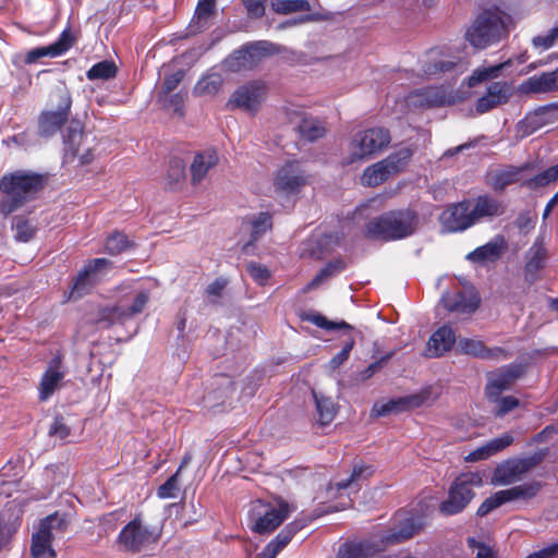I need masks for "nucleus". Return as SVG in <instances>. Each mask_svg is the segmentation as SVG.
<instances>
[{"label": "nucleus", "mask_w": 558, "mask_h": 558, "mask_svg": "<svg viewBox=\"0 0 558 558\" xmlns=\"http://www.w3.org/2000/svg\"><path fill=\"white\" fill-rule=\"evenodd\" d=\"M299 526L290 523L282 529L279 534L269 542L265 548L258 554L257 558H276L277 555L290 543L298 532Z\"/></svg>", "instance_id": "obj_30"}, {"label": "nucleus", "mask_w": 558, "mask_h": 558, "mask_svg": "<svg viewBox=\"0 0 558 558\" xmlns=\"http://www.w3.org/2000/svg\"><path fill=\"white\" fill-rule=\"evenodd\" d=\"M482 485V473L468 472L460 474L451 485L448 498L440 504V512L447 515H453L461 512L473 499V488Z\"/></svg>", "instance_id": "obj_7"}, {"label": "nucleus", "mask_w": 558, "mask_h": 558, "mask_svg": "<svg viewBox=\"0 0 558 558\" xmlns=\"http://www.w3.org/2000/svg\"><path fill=\"white\" fill-rule=\"evenodd\" d=\"M53 96L58 99V110L43 112L38 120V130L41 136H50L57 133L68 121L72 99L64 87L57 88Z\"/></svg>", "instance_id": "obj_11"}, {"label": "nucleus", "mask_w": 558, "mask_h": 558, "mask_svg": "<svg viewBox=\"0 0 558 558\" xmlns=\"http://www.w3.org/2000/svg\"><path fill=\"white\" fill-rule=\"evenodd\" d=\"M391 142L389 130L374 126L356 132L349 142L347 163L365 161L386 149Z\"/></svg>", "instance_id": "obj_4"}, {"label": "nucleus", "mask_w": 558, "mask_h": 558, "mask_svg": "<svg viewBox=\"0 0 558 558\" xmlns=\"http://www.w3.org/2000/svg\"><path fill=\"white\" fill-rule=\"evenodd\" d=\"M117 66L112 61H101L94 64L86 73L88 80H109L114 77Z\"/></svg>", "instance_id": "obj_43"}, {"label": "nucleus", "mask_w": 558, "mask_h": 558, "mask_svg": "<svg viewBox=\"0 0 558 558\" xmlns=\"http://www.w3.org/2000/svg\"><path fill=\"white\" fill-rule=\"evenodd\" d=\"M526 167L508 166L504 169L493 170L487 174V184L497 192L504 191L507 186L521 181L522 172Z\"/></svg>", "instance_id": "obj_25"}, {"label": "nucleus", "mask_w": 558, "mask_h": 558, "mask_svg": "<svg viewBox=\"0 0 558 558\" xmlns=\"http://www.w3.org/2000/svg\"><path fill=\"white\" fill-rule=\"evenodd\" d=\"M298 130L302 137L307 141H315L325 134L323 123L314 118L303 117L298 123Z\"/></svg>", "instance_id": "obj_37"}, {"label": "nucleus", "mask_w": 558, "mask_h": 558, "mask_svg": "<svg viewBox=\"0 0 558 558\" xmlns=\"http://www.w3.org/2000/svg\"><path fill=\"white\" fill-rule=\"evenodd\" d=\"M414 533H415V529L412 524H410V526L403 527L397 533H392V534L387 535L386 537H381L380 541H381V543L383 542L399 543L401 541H405V539L412 537L414 535Z\"/></svg>", "instance_id": "obj_62"}, {"label": "nucleus", "mask_w": 558, "mask_h": 558, "mask_svg": "<svg viewBox=\"0 0 558 558\" xmlns=\"http://www.w3.org/2000/svg\"><path fill=\"white\" fill-rule=\"evenodd\" d=\"M243 5L245 7L247 14L257 19L264 15L265 13V4L267 0H241Z\"/></svg>", "instance_id": "obj_61"}, {"label": "nucleus", "mask_w": 558, "mask_h": 558, "mask_svg": "<svg viewBox=\"0 0 558 558\" xmlns=\"http://www.w3.org/2000/svg\"><path fill=\"white\" fill-rule=\"evenodd\" d=\"M441 301L449 312L466 315L475 312L480 304V299L473 291L446 293Z\"/></svg>", "instance_id": "obj_22"}, {"label": "nucleus", "mask_w": 558, "mask_h": 558, "mask_svg": "<svg viewBox=\"0 0 558 558\" xmlns=\"http://www.w3.org/2000/svg\"><path fill=\"white\" fill-rule=\"evenodd\" d=\"M292 508L280 499L274 504L255 500L251 505L250 520L252 530L258 534L274 532L290 514Z\"/></svg>", "instance_id": "obj_6"}, {"label": "nucleus", "mask_w": 558, "mask_h": 558, "mask_svg": "<svg viewBox=\"0 0 558 558\" xmlns=\"http://www.w3.org/2000/svg\"><path fill=\"white\" fill-rule=\"evenodd\" d=\"M374 473L372 465H355L351 475L344 480L335 484L338 492L343 489L356 490L359 487V481L369 477Z\"/></svg>", "instance_id": "obj_35"}, {"label": "nucleus", "mask_w": 558, "mask_h": 558, "mask_svg": "<svg viewBox=\"0 0 558 558\" xmlns=\"http://www.w3.org/2000/svg\"><path fill=\"white\" fill-rule=\"evenodd\" d=\"M344 268L342 262L329 263L326 267H324L305 288V291H310L316 289L320 286L325 280L330 278L333 274L341 271Z\"/></svg>", "instance_id": "obj_49"}, {"label": "nucleus", "mask_w": 558, "mask_h": 558, "mask_svg": "<svg viewBox=\"0 0 558 558\" xmlns=\"http://www.w3.org/2000/svg\"><path fill=\"white\" fill-rule=\"evenodd\" d=\"M457 341L456 333L450 326L444 325L435 330L428 339L425 356L440 357L449 352Z\"/></svg>", "instance_id": "obj_19"}, {"label": "nucleus", "mask_w": 558, "mask_h": 558, "mask_svg": "<svg viewBox=\"0 0 558 558\" xmlns=\"http://www.w3.org/2000/svg\"><path fill=\"white\" fill-rule=\"evenodd\" d=\"M149 300V293L146 290H134L121 298L118 304L104 311L101 322L107 326L113 324H123L135 315L142 313Z\"/></svg>", "instance_id": "obj_9"}, {"label": "nucleus", "mask_w": 558, "mask_h": 558, "mask_svg": "<svg viewBox=\"0 0 558 558\" xmlns=\"http://www.w3.org/2000/svg\"><path fill=\"white\" fill-rule=\"evenodd\" d=\"M216 9V0H198L194 21L197 23L198 27H205L209 21V19L214 15Z\"/></svg>", "instance_id": "obj_48"}, {"label": "nucleus", "mask_w": 558, "mask_h": 558, "mask_svg": "<svg viewBox=\"0 0 558 558\" xmlns=\"http://www.w3.org/2000/svg\"><path fill=\"white\" fill-rule=\"evenodd\" d=\"M222 82L221 74L211 69L198 80L193 93L196 96H214L219 92Z\"/></svg>", "instance_id": "obj_31"}, {"label": "nucleus", "mask_w": 558, "mask_h": 558, "mask_svg": "<svg viewBox=\"0 0 558 558\" xmlns=\"http://www.w3.org/2000/svg\"><path fill=\"white\" fill-rule=\"evenodd\" d=\"M64 377L65 368L63 365V356L58 352L49 361L39 381V400L47 401L61 387Z\"/></svg>", "instance_id": "obj_15"}, {"label": "nucleus", "mask_w": 558, "mask_h": 558, "mask_svg": "<svg viewBox=\"0 0 558 558\" xmlns=\"http://www.w3.org/2000/svg\"><path fill=\"white\" fill-rule=\"evenodd\" d=\"M182 466L170 476L157 490V495L161 499L174 498L179 490L178 476Z\"/></svg>", "instance_id": "obj_57"}, {"label": "nucleus", "mask_w": 558, "mask_h": 558, "mask_svg": "<svg viewBox=\"0 0 558 558\" xmlns=\"http://www.w3.org/2000/svg\"><path fill=\"white\" fill-rule=\"evenodd\" d=\"M219 161L218 154L214 148H206L194 156L191 163V181L196 185L201 183L210 169L217 166Z\"/></svg>", "instance_id": "obj_24"}, {"label": "nucleus", "mask_w": 558, "mask_h": 558, "mask_svg": "<svg viewBox=\"0 0 558 558\" xmlns=\"http://www.w3.org/2000/svg\"><path fill=\"white\" fill-rule=\"evenodd\" d=\"M521 95L549 94L557 92L549 72L534 75L523 81L518 88Z\"/></svg>", "instance_id": "obj_29"}, {"label": "nucleus", "mask_w": 558, "mask_h": 558, "mask_svg": "<svg viewBox=\"0 0 558 558\" xmlns=\"http://www.w3.org/2000/svg\"><path fill=\"white\" fill-rule=\"evenodd\" d=\"M522 374L523 369L519 365H510L492 373L485 388L486 397H499L504 390L510 389Z\"/></svg>", "instance_id": "obj_18"}, {"label": "nucleus", "mask_w": 558, "mask_h": 558, "mask_svg": "<svg viewBox=\"0 0 558 558\" xmlns=\"http://www.w3.org/2000/svg\"><path fill=\"white\" fill-rule=\"evenodd\" d=\"M469 546L477 549L476 558H495V554L490 547L476 542L474 538L468 539Z\"/></svg>", "instance_id": "obj_63"}, {"label": "nucleus", "mask_w": 558, "mask_h": 558, "mask_svg": "<svg viewBox=\"0 0 558 558\" xmlns=\"http://www.w3.org/2000/svg\"><path fill=\"white\" fill-rule=\"evenodd\" d=\"M436 398L432 396V388L427 387L413 395L391 399L387 402H376L371 410V416L380 417L390 413H400L423 405H429Z\"/></svg>", "instance_id": "obj_10"}, {"label": "nucleus", "mask_w": 558, "mask_h": 558, "mask_svg": "<svg viewBox=\"0 0 558 558\" xmlns=\"http://www.w3.org/2000/svg\"><path fill=\"white\" fill-rule=\"evenodd\" d=\"M46 57L56 58L50 45L37 47L29 50L25 56V63L32 64L35 63L37 60Z\"/></svg>", "instance_id": "obj_60"}, {"label": "nucleus", "mask_w": 558, "mask_h": 558, "mask_svg": "<svg viewBox=\"0 0 558 558\" xmlns=\"http://www.w3.org/2000/svg\"><path fill=\"white\" fill-rule=\"evenodd\" d=\"M492 402L495 403L494 414L497 417H504L506 414L514 410L519 407V400L515 397L507 396V397H495L488 398Z\"/></svg>", "instance_id": "obj_51"}, {"label": "nucleus", "mask_w": 558, "mask_h": 558, "mask_svg": "<svg viewBox=\"0 0 558 558\" xmlns=\"http://www.w3.org/2000/svg\"><path fill=\"white\" fill-rule=\"evenodd\" d=\"M76 43V36L72 28L68 26L59 36V38L50 44L56 57L64 54Z\"/></svg>", "instance_id": "obj_45"}, {"label": "nucleus", "mask_w": 558, "mask_h": 558, "mask_svg": "<svg viewBox=\"0 0 558 558\" xmlns=\"http://www.w3.org/2000/svg\"><path fill=\"white\" fill-rule=\"evenodd\" d=\"M547 258V252L544 245L539 242H535L529 251V260L526 263V269L529 271H535L544 266Z\"/></svg>", "instance_id": "obj_47"}, {"label": "nucleus", "mask_w": 558, "mask_h": 558, "mask_svg": "<svg viewBox=\"0 0 558 558\" xmlns=\"http://www.w3.org/2000/svg\"><path fill=\"white\" fill-rule=\"evenodd\" d=\"M246 271L258 284H265L270 278V271L266 266L253 262L246 265Z\"/></svg>", "instance_id": "obj_58"}, {"label": "nucleus", "mask_w": 558, "mask_h": 558, "mask_svg": "<svg viewBox=\"0 0 558 558\" xmlns=\"http://www.w3.org/2000/svg\"><path fill=\"white\" fill-rule=\"evenodd\" d=\"M313 397L315 399L320 424L328 425L336 417L337 408L335 402L330 398L324 397L316 392H313Z\"/></svg>", "instance_id": "obj_38"}, {"label": "nucleus", "mask_w": 558, "mask_h": 558, "mask_svg": "<svg viewBox=\"0 0 558 558\" xmlns=\"http://www.w3.org/2000/svg\"><path fill=\"white\" fill-rule=\"evenodd\" d=\"M22 510L15 504H8L0 511V539L7 543L21 524Z\"/></svg>", "instance_id": "obj_27"}, {"label": "nucleus", "mask_w": 558, "mask_h": 558, "mask_svg": "<svg viewBox=\"0 0 558 558\" xmlns=\"http://www.w3.org/2000/svg\"><path fill=\"white\" fill-rule=\"evenodd\" d=\"M274 45L269 41H257L234 51L225 64L230 71L253 69L264 57L274 52Z\"/></svg>", "instance_id": "obj_12"}, {"label": "nucleus", "mask_w": 558, "mask_h": 558, "mask_svg": "<svg viewBox=\"0 0 558 558\" xmlns=\"http://www.w3.org/2000/svg\"><path fill=\"white\" fill-rule=\"evenodd\" d=\"M513 442V437L510 433H505L496 437L477 449L471 451L464 459L466 462H476L486 460L498 452L502 451Z\"/></svg>", "instance_id": "obj_26"}, {"label": "nucleus", "mask_w": 558, "mask_h": 558, "mask_svg": "<svg viewBox=\"0 0 558 558\" xmlns=\"http://www.w3.org/2000/svg\"><path fill=\"white\" fill-rule=\"evenodd\" d=\"M381 550L372 542L345 543L339 548L338 558H363Z\"/></svg>", "instance_id": "obj_32"}, {"label": "nucleus", "mask_w": 558, "mask_h": 558, "mask_svg": "<svg viewBox=\"0 0 558 558\" xmlns=\"http://www.w3.org/2000/svg\"><path fill=\"white\" fill-rule=\"evenodd\" d=\"M424 97L425 105L429 107L442 106L450 102L449 97L444 93V90L430 87L422 92L421 94Z\"/></svg>", "instance_id": "obj_54"}, {"label": "nucleus", "mask_w": 558, "mask_h": 558, "mask_svg": "<svg viewBox=\"0 0 558 558\" xmlns=\"http://www.w3.org/2000/svg\"><path fill=\"white\" fill-rule=\"evenodd\" d=\"M311 175L298 160L280 166L272 178V187L279 196H291L301 192L310 183Z\"/></svg>", "instance_id": "obj_8"}, {"label": "nucleus", "mask_w": 558, "mask_h": 558, "mask_svg": "<svg viewBox=\"0 0 558 558\" xmlns=\"http://www.w3.org/2000/svg\"><path fill=\"white\" fill-rule=\"evenodd\" d=\"M354 347V340L353 339H349L342 347L341 351L335 355L330 362H329V365H330V368L332 371L337 369L338 367H340L349 357L350 355V352L351 350L353 349Z\"/></svg>", "instance_id": "obj_59"}, {"label": "nucleus", "mask_w": 558, "mask_h": 558, "mask_svg": "<svg viewBox=\"0 0 558 558\" xmlns=\"http://www.w3.org/2000/svg\"><path fill=\"white\" fill-rule=\"evenodd\" d=\"M185 178V165L179 159L174 158L170 160L169 168L167 170L168 185L172 187L174 184L181 182Z\"/></svg>", "instance_id": "obj_53"}, {"label": "nucleus", "mask_w": 558, "mask_h": 558, "mask_svg": "<svg viewBox=\"0 0 558 558\" xmlns=\"http://www.w3.org/2000/svg\"><path fill=\"white\" fill-rule=\"evenodd\" d=\"M460 353L472 355L484 360H504L507 353L502 348H487L481 340L472 338H460L457 342Z\"/></svg>", "instance_id": "obj_20"}, {"label": "nucleus", "mask_w": 558, "mask_h": 558, "mask_svg": "<svg viewBox=\"0 0 558 558\" xmlns=\"http://www.w3.org/2000/svg\"><path fill=\"white\" fill-rule=\"evenodd\" d=\"M506 502L507 501L502 490H499L482 502L477 509V515L484 517Z\"/></svg>", "instance_id": "obj_55"}, {"label": "nucleus", "mask_w": 558, "mask_h": 558, "mask_svg": "<svg viewBox=\"0 0 558 558\" xmlns=\"http://www.w3.org/2000/svg\"><path fill=\"white\" fill-rule=\"evenodd\" d=\"M130 246L131 242L128 240L126 235L121 232L111 233L105 243L106 252L112 255L120 254Z\"/></svg>", "instance_id": "obj_50"}, {"label": "nucleus", "mask_w": 558, "mask_h": 558, "mask_svg": "<svg viewBox=\"0 0 558 558\" xmlns=\"http://www.w3.org/2000/svg\"><path fill=\"white\" fill-rule=\"evenodd\" d=\"M541 490V484L538 482H529L521 485L513 486L508 489H504L506 501L523 500L529 501L534 498Z\"/></svg>", "instance_id": "obj_33"}, {"label": "nucleus", "mask_w": 558, "mask_h": 558, "mask_svg": "<svg viewBox=\"0 0 558 558\" xmlns=\"http://www.w3.org/2000/svg\"><path fill=\"white\" fill-rule=\"evenodd\" d=\"M412 155L413 150L410 147H402L383 159L381 162L385 163L384 166L389 170L390 174H395L407 166Z\"/></svg>", "instance_id": "obj_36"}, {"label": "nucleus", "mask_w": 558, "mask_h": 558, "mask_svg": "<svg viewBox=\"0 0 558 558\" xmlns=\"http://www.w3.org/2000/svg\"><path fill=\"white\" fill-rule=\"evenodd\" d=\"M111 263L106 258L90 260L76 276L69 299H78L86 294L110 269Z\"/></svg>", "instance_id": "obj_13"}, {"label": "nucleus", "mask_w": 558, "mask_h": 558, "mask_svg": "<svg viewBox=\"0 0 558 558\" xmlns=\"http://www.w3.org/2000/svg\"><path fill=\"white\" fill-rule=\"evenodd\" d=\"M530 469L526 460H509L498 465L493 474L495 485H509L518 482Z\"/></svg>", "instance_id": "obj_23"}, {"label": "nucleus", "mask_w": 558, "mask_h": 558, "mask_svg": "<svg viewBox=\"0 0 558 558\" xmlns=\"http://www.w3.org/2000/svg\"><path fill=\"white\" fill-rule=\"evenodd\" d=\"M466 70V66L461 62H454L452 60L448 61H439L435 63L433 66H428L426 69L427 74H436L438 72H454V73H463Z\"/></svg>", "instance_id": "obj_56"}, {"label": "nucleus", "mask_w": 558, "mask_h": 558, "mask_svg": "<svg viewBox=\"0 0 558 558\" xmlns=\"http://www.w3.org/2000/svg\"><path fill=\"white\" fill-rule=\"evenodd\" d=\"M558 180V163L555 166H551L541 172L539 174L529 179L524 180L522 182V185H525L530 189H537L541 186H545L554 181Z\"/></svg>", "instance_id": "obj_44"}, {"label": "nucleus", "mask_w": 558, "mask_h": 558, "mask_svg": "<svg viewBox=\"0 0 558 558\" xmlns=\"http://www.w3.org/2000/svg\"><path fill=\"white\" fill-rule=\"evenodd\" d=\"M513 25L514 20L510 14L494 7L475 19L466 32V38L473 47L484 49L505 37Z\"/></svg>", "instance_id": "obj_3"}, {"label": "nucleus", "mask_w": 558, "mask_h": 558, "mask_svg": "<svg viewBox=\"0 0 558 558\" xmlns=\"http://www.w3.org/2000/svg\"><path fill=\"white\" fill-rule=\"evenodd\" d=\"M442 228L448 232L464 231L474 226L471 216V201H463L446 208L440 217Z\"/></svg>", "instance_id": "obj_17"}, {"label": "nucleus", "mask_w": 558, "mask_h": 558, "mask_svg": "<svg viewBox=\"0 0 558 558\" xmlns=\"http://www.w3.org/2000/svg\"><path fill=\"white\" fill-rule=\"evenodd\" d=\"M505 240L497 236L488 243L475 248L466 255V259L472 263L485 264L496 262L502 254Z\"/></svg>", "instance_id": "obj_28"}, {"label": "nucleus", "mask_w": 558, "mask_h": 558, "mask_svg": "<svg viewBox=\"0 0 558 558\" xmlns=\"http://www.w3.org/2000/svg\"><path fill=\"white\" fill-rule=\"evenodd\" d=\"M380 161L367 167L361 178L362 184L365 186H377L386 181L391 174Z\"/></svg>", "instance_id": "obj_34"}, {"label": "nucleus", "mask_w": 558, "mask_h": 558, "mask_svg": "<svg viewBox=\"0 0 558 558\" xmlns=\"http://www.w3.org/2000/svg\"><path fill=\"white\" fill-rule=\"evenodd\" d=\"M303 319L306 322H310L314 324L315 326L326 329V330H333V329H352V327L347 324L345 322L341 320L339 323H335L329 320L327 317L319 313H308L303 316Z\"/></svg>", "instance_id": "obj_46"}, {"label": "nucleus", "mask_w": 558, "mask_h": 558, "mask_svg": "<svg viewBox=\"0 0 558 558\" xmlns=\"http://www.w3.org/2000/svg\"><path fill=\"white\" fill-rule=\"evenodd\" d=\"M57 514L48 515L41 521L39 530L32 537L31 553L33 558H57L52 548L53 530L61 526Z\"/></svg>", "instance_id": "obj_14"}, {"label": "nucleus", "mask_w": 558, "mask_h": 558, "mask_svg": "<svg viewBox=\"0 0 558 558\" xmlns=\"http://www.w3.org/2000/svg\"><path fill=\"white\" fill-rule=\"evenodd\" d=\"M44 177L32 171L16 170L4 174L0 180V214L8 216L23 207L44 187Z\"/></svg>", "instance_id": "obj_1"}, {"label": "nucleus", "mask_w": 558, "mask_h": 558, "mask_svg": "<svg viewBox=\"0 0 558 558\" xmlns=\"http://www.w3.org/2000/svg\"><path fill=\"white\" fill-rule=\"evenodd\" d=\"M265 96V86L260 82H254L239 87L230 97L227 107L255 112L259 108Z\"/></svg>", "instance_id": "obj_16"}, {"label": "nucleus", "mask_w": 558, "mask_h": 558, "mask_svg": "<svg viewBox=\"0 0 558 558\" xmlns=\"http://www.w3.org/2000/svg\"><path fill=\"white\" fill-rule=\"evenodd\" d=\"M417 226L418 216L414 210H390L369 220L365 225L364 235L372 240L396 241L412 235Z\"/></svg>", "instance_id": "obj_2"}, {"label": "nucleus", "mask_w": 558, "mask_h": 558, "mask_svg": "<svg viewBox=\"0 0 558 558\" xmlns=\"http://www.w3.org/2000/svg\"><path fill=\"white\" fill-rule=\"evenodd\" d=\"M251 243L257 241L263 234L271 229V216L268 213H259L250 220Z\"/></svg>", "instance_id": "obj_42"}, {"label": "nucleus", "mask_w": 558, "mask_h": 558, "mask_svg": "<svg viewBox=\"0 0 558 558\" xmlns=\"http://www.w3.org/2000/svg\"><path fill=\"white\" fill-rule=\"evenodd\" d=\"M510 61L497 64V65H490V66H483L476 69L471 76L468 78V85L470 87L485 81L488 78L497 77L500 73V71L506 66L509 65Z\"/></svg>", "instance_id": "obj_41"}, {"label": "nucleus", "mask_w": 558, "mask_h": 558, "mask_svg": "<svg viewBox=\"0 0 558 558\" xmlns=\"http://www.w3.org/2000/svg\"><path fill=\"white\" fill-rule=\"evenodd\" d=\"M160 538V531L140 517L130 521L119 533L117 544L122 551L138 554L151 549Z\"/></svg>", "instance_id": "obj_5"}, {"label": "nucleus", "mask_w": 558, "mask_h": 558, "mask_svg": "<svg viewBox=\"0 0 558 558\" xmlns=\"http://www.w3.org/2000/svg\"><path fill=\"white\" fill-rule=\"evenodd\" d=\"M506 206L497 198L489 195H481L471 201V216L474 225L484 220L504 215Z\"/></svg>", "instance_id": "obj_21"}, {"label": "nucleus", "mask_w": 558, "mask_h": 558, "mask_svg": "<svg viewBox=\"0 0 558 558\" xmlns=\"http://www.w3.org/2000/svg\"><path fill=\"white\" fill-rule=\"evenodd\" d=\"M271 8L280 14L310 11L311 4L307 0H271Z\"/></svg>", "instance_id": "obj_40"}, {"label": "nucleus", "mask_w": 558, "mask_h": 558, "mask_svg": "<svg viewBox=\"0 0 558 558\" xmlns=\"http://www.w3.org/2000/svg\"><path fill=\"white\" fill-rule=\"evenodd\" d=\"M486 93L493 101L498 106L505 105L513 95L512 86L507 82H494L488 87Z\"/></svg>", "instance_id": "obj_39"}, {"label": "nucleus", "mask_w": 558, "mask_h": 558, "mask_svg": "<svg viewBox=\"0 0 558 558\" xmlns=\"http://www.w3.org/2000/svg\"><path fill=\"white\" fill-rule=\"evenodd\" d=\"M13 229L15 231L14 238L20 242H28L36 233V228L31 221L23 218L15 219Z\"/></svg>", "instance_id": "obj_52"}, {"label": "nucleus", "mask_w": 558, "mask_h": 558, "mask_svg": "<svg viewBox=\"0 0 558 558\" xmlns=\"http://www.w3.org/2000/svg\"><path fill=\"white\" fill-rule=\"evenodd\" d=\"M558 556V543L530 554L526 558H556Z\"/></svg>", "instance_id": "obj_64"}]
</instances>
